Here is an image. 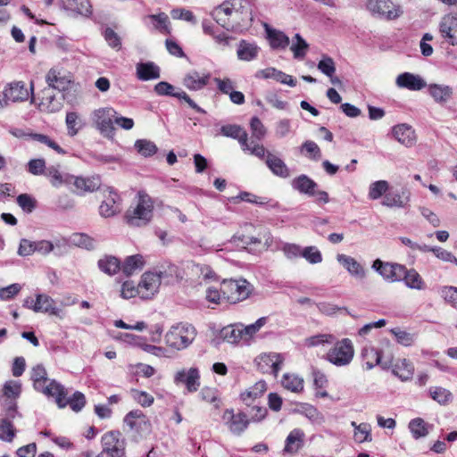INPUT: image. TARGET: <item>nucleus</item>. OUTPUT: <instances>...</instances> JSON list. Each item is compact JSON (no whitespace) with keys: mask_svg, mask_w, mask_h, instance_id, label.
Instances as JSON below:
<instances>
[{"mask_svg":"<svg viewBox=\"0 0 457 457\" xmlns=\"http://www.w3.org/2000/svg\"><path fill=\"white\" fill-rule=\"evenodd\" d=\"M361 355L367 370H371L377 365L387 369L392 363L391 345L388 340L382 341L380 346L366 345Z\"/></svg>","mask_w":457,"mask_h":457,"instance_id":"nucleus-1","label":"nucleus"},{"mask_svg":"<svg viewBox=\"0 0 457 457\" xmlns=\"http://www.w3.org/2000/svg\"><path fill=\"white\" fill-rule=\"evenodd\" d=\"M196 330L195 327L187 323H179L172 326L165 334L166 345L176 351L187 348L195 340Z\"/></svg>","mask_w":457,"mask_h":457,"instance_id":"nucleus-2","label":"nucleus"},{"mask_svg":"<svg viewBox=\"0 0 457 457\" xmlns=\"http://www.w3.org/2000/svg\"><path fill=\"white\" fill-rule=\"evenodd\" d=\"M154 202L144 193H138L135 206H130L126 212V220L129 226L141 227L146 225L153 217Z\"/></svg>","mask_w":457,"mask_h":457,"instance_id":"nucleus-3","label":"nucleus"},{"mask_svg":"<svg viewBox=\"0 0 457 457\" xmlns=\"http://www.w3.org/2000/svg\"><path fill=\"white\" fill-rule=\"evenodd\" d=\"M354 346L350 338L336 340L326 353L324 359L337 367L348 366L354 357Z\"/></svg>","mask_w":457,"mask_h":457,"instance_id":"nucleus-4","label":"nucleus"},{"mask_svg":"<svg viewBox=\"0 0 457 457\" xmlns=\"http://www.w3.org/2000/svg\"><path fill=\"white\" fill-rule=\"evenodd\" d=\"M253 290V285L245 278L224 279L220 286L222 297L230 303H237L247 299Z\"/></svg>","mask_w":457,"mask_h":457,"instance_id":"nucleus-5","label":"nucleus"},{"mask_svg":"<svg viewBox=\"0 0 457 457\" xmlns=\"http://www.w3.org/2000/svg\"><path fill=\"white\" fill-rule=\"evenodd\" d=\"M102 451L94 455L91 452H87L85 457H123L125 444L119 432L110 431L102 436Z\"/></svg>","mask_w":457,"mask_h":457,"instance_id":"nucleus-6","label":"nucleus"},{"mask_svg":"<svg viewBox=\"0 0 457 457\" xmlns=\"http://www.w3.org/2000/svg\"><path fill=\"white\" fill-rule=\"evenodd\" d=\"M117 112L112 107H104L95 110L92 113V120L100 133L108 138L114 136L113 121Z\"/></svg>","mask_w":457,"mask_h":457,"instance_id":"nucleus-7","label":"nucleus"},{"mask_svg":"<svg viewBox=\"0 0 457 457\" xmlns=\"http://www.w3.org/2000/svg\"><path fill=\"white\" fill-rule=\"evenodd\" d=\"M367 8L373 14L386 20H395L403 13L401 6L391 0H368Z\"/></svg>","mask_w":457,"mask_h":457,"instance_id":"nucleus-8","label":"nucleus"},{"mask_svg":"<svg viewBox=\"0 0 457 457\" xmlns=\"http://www.w3.org/2000/svg\"><path fill=\"white\" fill-rule=\"evenodd\" d=\"M372 270L378 272L384 280L389 283L402 281L401 272L404 270V265L396 262H383L376 259L371 265Z\"/></svg>","mask_w":457,"mask_h":457,"instance_id":"nucleus-9","label":"nucleus"},{"mask_svg":"<svg viewBox=\"0 0 457 457\" xmlns=\"http://www.w3.org/2000/svg\"><path fill=\"white\" fill-rule=\"evenodd\" d=\"M124 423L130 432L139 436H146L151 431L148 418L139 410L129 411L124 418Z\"/></svg>","mask_w":457,"mask_h":457,"instance_id":"nucleus-10","label":"nucleus"},{"mask_svg":"<svg viewBox=\"0 0 457 457\" xmlns=\"http://www.w3.org/2000/svg\"><path fill=\"white\" fill-rule=\"evenodd\" d=\"M283 361L282 355L277 353H263L255 358L256 366L262 372L273 374L275 377L278 376Z\"/></svg>","mask_w":457,"mask_h":457,"instance_id":"nucleus-11","label":"nucleus"},{"mask_svg":"<svg viewBox=\"0 0 457 457\" xmlns=\"http://www.w3.org/2000/svg\"><path fill=\"white\" fill-rule=\"evenodd\" d=\"M426 87L434 103L440 106L447 105L453 99L454 89L450 85L435 82L427 84Z\"/></svg>","mask_w":457,"mask_h":457,"instance_id":"nucleus-12","label":"nucleus"},{"mask_svg":"<svg viewBox=\"0 0 457 457\" xmlns=\"http://www.w3.org/2000/svg\"><path fill=\"white\" fill-rule=\"evenodd\" d=\"M221 420L228 430L235 435H241L247 428L249 420L243 412L235 413L233 409L223 411Z\"/></svg>","mask_w":457,"mask_h":457,"instance_id":"nucleus-13","label":"nucleus"},{"mask_svg":"<svg viewBox=\"0 0 457 457\" xmlns=\"http://www.w3.org/2000/svg\"><path fill=\"white\" fill-rule=\"evenodd\" d=\"M38 108L41 112L53 113L62 107V96H57L53 87H45L39 94Z\"/></svg>","mask_w":457,"mask_h":457,"instance_id":"nucleus-14","label":"nucleus"},{"mask_svg":"<svg viewBox=\"0 0 457 457\" xmlns=\"http://www.w3.org/2000/svg\"><path fill=\"white\" fill-rule=\"evenodd\" d=\"M161 282L160 273L145 272L137 284L139 297L141 299H151L158 292Z\"/></svg>","mask_w":457,"mask_h":457,"instance_id":"nucleus-15","label":"nucleus"},{"mask_svg":"<svg viewBox=\"0 0 457 457\" xmlns=\"http://www.w3.org/2000/svg\"><path fill=\"white\" fill-rule=\"evenodd\" d=\"M442 38L452 46H457V12L444 15L438 24Z\"/></svg>","mask_w":457,"mask_h":457,"instance_id":"nucleus-16","label":"nucleus"},{"mask_svg":"<svg viewBox=\"0 0 457 457\" xmlns=\"http://www.w3.org/2000/svg\"><path fill=\"white\" fill-rule=\"evenodd\" d=\"M33 91V84H30V88H27L26 85L22 81H14L8 84L4 91L3 95L6 97L7 103L12 102H22L29 99L30 94Z\"/></svg>","mask_w":457,"mask_h":457,"instance_id":"nucleus-17","label":"nucleus"},{"mask_svg":"<svg viewBox=\"0 0 457 457\" xmlns=\"http://www.w3.org/2000/svg\"><path fill=\"white\" fill-rule=\"evenodd\" d=\"M395 85L399 88H405L411 91H420L427 87V82L419 74L403 72L396 77Z\"/></svg>","mask_w":457,"mask_h":457,"instance_id":"nucleus-18","label":"nucleus"},{"mask_svg":"<svg viewBox=\"0 0 457 457\" xmlns=\"http://www.w3.org/2000/svg\"><path fill=\"white\" fill-rule=\"evenodd\" d=\"M37 391L47 396L54 397L55 403L59 408H64L68 403L66 398L67 393L64 387L55 380H50L48 384L46 383L42 388H38Z\"/></svg>","mask_w":457,"mask_h":457,"instance_id":"nucleus-19","label":"nucleus"},{"mask_svg":"<svg viewBox=\"0 0 457 457\" xmlns=\"http://www.w3.org/2000/svg\"><path fill=\"white\" fill-rule=\"evenodd\" d=\"M175 382L185 384L189 392H195L200 386L199 370L196 368L179 370L175 375Z\"/></svg>","mask_w":457,"mask_h":457,"instance_id":"nucleus-20","label":"nucleus"},{"mask_svg":"<svg viewBox=\"0 0 457 457\" xmlns=\"http://www.w3.org/2000/svg\"><path fill=\"white\" fill-rule=\"evenodd\" d=\"M392 134L395 139L407 147L414 145L417 140L414 129L411 126L406 123L394 126L392 129Z\"/></svg>","mask_w":457,"mask_h":457,"instance_id":"nucleus-21","label":"nucleus"},{"mask_svg":"<svg viewBox=\"0 0 457 457\" xmlns=\"http://www.w3.org/2000/svg\"><path fill=\"white\" fill-rule=\"evenodd\" d=\"M210 74L190 71L183 79V85L189 90L198 91L203 89L209 82Z\"/></svg>","mask_w":457,"mask_h":457,"instance_id":"nucleus-22","label":"nucleus"},{"mask_svg":"<svg viewBox=\"0 0 457 457\" xmlns=\"http://www.w3.org/2000/svg\"><path fill=\"white\" fill-rule=\"evenodd\" d=\"M337 260L353 277L361 279L366 277L365 269L354 258L344 253H339L337 255Z\"/></svg>","mask_w":457,"mask_h":457,"instance_id":"nucleus-23","label":"nucleus"},{"mask_svg":"<svg viewBox=\"0 0 457 457\" xmlns=\"http://www.w3.org/2000/svg\"><path fill=\"white\" fill-rule=\"evenodd\" d=\"M47 87H53L59 92L66 90L71 83V79L61 71L51 69L46 74Z\"/></svg>","mask_w":457,"mask_h":457,"instance_id":"nucleus-24","label":"nucleus"},{"mask_svg":"<svg viewBox=\"0 0 457 457\" xmlns=\"http://www.w3.org/2000/svg\"><path fill=\"white\" fill-rule=\"evenodd\" d=\"M33 307L35 312H48L51 315L61 317L62 310L57 308L54 300L46 295H37Z\"/></svg>","mask_w":457,"mask_h":457,"instance_id":"nucleus-25","label":"nucleus"},{"mask_svg":"<svg viewBox=\"0 0 457 457\" xmlns=\"http://www.w3.org/2000/svg\"><path fill=\"white\" fill-rule=\"evenodd\" d=\"M46 176L54 187H68L72 184L73 176L61 170L58 167L51 166L46 170Z\"/></svg>","mask_w":457,"mask_h":457,"instance_id":"nucleus-26","label":"nucleus"},{"mask_svg":"<svg viewBox=\"0 0 457 457\" xmlns=\"http://www.w3.org/2000/svg\"><path fill=\"white\" fill-rule=\"evenodd\" d=\"M392 367L394 375L398 377L402 381L405 382L412 378L414 365L410 360L406 358L397 359Z\"/></svg>","mask_w":457,"mask_h":457,"instance_id":"nucleus-27","label":"nucleus"},{"mask_svg":"<svg viewBox=\"0 0 457 457\" xmlns=\"http://www.w3.org/2000/svg\"><path fill=\"white\" fill-rule=\"evenodd\" d=\"M76 187L77 193L94 192L100 188L101 180L97 176L90 178L74 177L72 184Z\"/></svg>","mask_w":457,"mask_h":457,"instance_id":"nucleus-28","label":"nucleus"},{"mask_svg":"<svg viewBox=\"0 0 457 457\" xmlns=\"http://www.w3.org/2000/svg\"><path fill=\"white\" fill-rule=\"evenodd\" d=\"M265 163L274 175L284 179L290 176L289 169L284 161L270 152L267 153Z\"/></svg>","mask_w":457,"mask_h":457,"instance_id":"nucleus-29","label":"nucleus"},{"mask_svg":"<svg viewBox=\"0 0 457 457\" xmlns=\"http://www.w3.org/2000/svg\"><path fill=\"white\" fill-rule=\"evenodd\" d=\"M401 274L402 280L408 288L419 291L426 288L424 279L415 269H407L404 266V270L402 271Z\"/></svg>","mask_w":457,"mask_h":457,"instance_id":"nucleus-30","label":"nucleus"},{"mask_svg":"<svg viewBox=\"0 0 457 457\" xmlns=\"http://www.w3.org/2000/svg\"><path fill=\"white\" fill-rule=\"evenodd\" d=\"M304 433L300 428L293 429L286 439L284 452L296 453L303 445Z\"/></svg>","mask_w":457,"mask_h":457,"instance_id":"nucleus-31","label":"nucleus"},{"mask_svg":"<svg viewBox=\"0 0 457 457\" xmlns=\"http://www.w3.org/2000/svg\"><path fill=\"white\" fill-rule=\"evenodd\" d=\"M291 185L294 189L302 194L309 196H313L315 195L317 183L306 175H300L295 178L292 180Z\"/></svg>","mask_w":457,"mask_h":457,"instance_id":"nucleus-32","label":"nucleus"},{"mask_svg":"<svg viewBox=\"0 0 457 457\" xmlns=\"http://www.w3.org/2000/svg\"><path fill=\"white\" fill-rule=\"evenodd\" d=\"M137 76L140 80H151L160 78V69L154 62H139L137 64Z\"/></svg>","mask_w":457,"mask_h":457,"instance_id":"nucleus-33","label":"nucleus"},{"mask_svg":"<svg viewBox=\"0 0 457 457\" xmlns=\"http://www.w3.org/2000/svg\"><path fill=\"white\" fill-rule=\"evenodd\" d=\"M282 386L293 393H301L304 387L303 378L295 373H285L281 378Z\"/></svg>","mask_w":457,"mask_h":457,"instance_id":"nucleus-34","label":"nucleus"},{"mask_svg":"<svg viewBox=\"0 0 457 457\" xmlns=\"http://www.w3.org/2000/svg\"><path fill=\"white\" fill-rule=\"evenodd\" d=\"M63 8L79 14L88 16L92 13V6L89 0H61Z\"/></svg>","mask_w":457,"mask_h":457,"instance_id":"nucleus-35","label":"nucleus"},{"mask_svg":"<svg viewBox=\"0 0 457 457\" xmlns=\"http://www.w3.org/2000/svg\"><path fill=\"white\" fill-rule=\"evenodd\" d=\"M106 191L109 193V195L102 202L99 212L101 216L109 218L115 215L119 212V208L116 204L117 195L110 187H107Z\"/></svg>","mask_w":457,"mask_h":457,"instance_id":"nucleus-36","label":"nucleus"},{"mask_svg":"<svg viewBox=\"0 0 457 457\" xmlns=\"http://www.w3.org/2000/svg\"><path fill=\"white\" fill-rule=\"evenodd\" d=\"M144 266V257L141 254H135L125 259L121 270L125 275L131 276L135 272L141 270Z\"/></svg>","mask_w":457,"mask_h":457,"instance_id":"nucleus-37","label":"nucleus"},{"mask_svg":"<svg viewBox=\"0 0 457 457\" xmlns=\"http://www.w3.org/2000/svg\"><path fill=\"white\" fill-rule=\"evenodd\" d=\"M353 428V438L356 443L362 444L364 442H371V425L367 422L357 424L355 421L351 422Z\"/></svg>","mask_w":457,"mask_h":457,"instance_id":"nucleus-38","label":"nucleus"},{"mask_svg":"<svg viewBox=\"0 0 457 457\" xmlns=\"http://www.w3.org/2000/svg\"><path fill=\"white\" fill-rule=\"evenodd\" d=\"M190 269L194 276L204 282H211L218 279L217 274L206 264L192 263Z\"/></svg>","mask_w":457,"mask_h":457,"instance_id":"nucleus-39","label":"nucleus"},{"mask_svg":"<svg viewBox=\"0 0 457 457\" xmlns=\"http://www.w3.org/2000/svg\"><path fill=\"white\" fill-rule=\"evenodd\" d=\"M267 35L273 49H285L290 43L289 37L280 30L268 29Z\"/></svg>","mask_w":457,"mask_h":457,"instance_id":"nucleus-40","label":"nucleus"},{"mask_svg":"<svg viewBox=\"0 0 457 457\" xmlns=\"http://www.w3.org/2000/svg\"><path fill=\"white\" fill-rule=\"evenodd\" d=\"M240 328L241 323L224 327L220 332V337L229 344H237L241 339H244Z\"/></svg>","mask_w":457,"mask_h":457,"instance_id":"nucleus-41","label":"nucleus"},{"mask_svg":"<svg viewBox=\"0 0 457 457\" xmlns=\"http://www.w3.org/2000/svg\"><path fill=\"white\" fill-rule=\"evenodd\" d=\"M432 426L428 425L423 419L415 418L409 422L408 428L415 439L425 437L429 433V428Z\"/></svg>","mask_w":457,"mask_h":457,"instance_id":"nucleus-42","label":"nucleus"},{"mask_svg":"<svg viewBox=\"0 0 457 457\" xmlns=\"http://www.w3.org/2000/svg\"><path fill=\"white\" fill-rule=\"evenodd\" d=\"M97 264L100 270L109 276L116 274L121 269L120 261L111 255L104 256L98 261Z\"/></svg>","mask_w":457,"mask_h":457,"instance_id":"nucleus-43","label":"nucleus"},{"mask_svg":"<svg viewBox=\"0 0 457 457\" xmlns=\"http://www.w3.org/2000/svg\"><path fill=\"white\" fill-rule=\"evenodd\" d=\"M408 202L409 195H406L405 192H403L402 194L389 192L385 195L382 204L389 208L403 207Z\"/></svg>","mask_w":457,"mask_h":457,"instance_id":"nucleus-44","label":"nucleus"},{"mask_svg":"<svg viewBox=\"0 0 457 457\" xmlns=\"http://www.w3.org/2000/svg\"><path fill=\"white\" fill-rule=\"evenodd\" d=\"M429 396L440 405H447L453 401V394L442 386H430Z\"/></svg>","mask_w":457,"mask_h":457,"instance_id":"nucleus-45","label":"nucleus"},{"mask_svg":"<svg viewBox=\"0 0 457 457\" xmlns=\"http://www.w3.org/2000/svg\"><path fill=\"white\" fill-rule=\"evenodd\" d=\"M69 243L72 245L92 250L95 248L96 241L94 238L84 233H74L69 238Z\"/></svg>","mask_w":457,"mask_h":457,"instance_id":"nucleus-46","label":"nucleus"},{"mask_svg":"<svg viewBox=\"0 0 457 457\" xmlns=\"http://www.w3.org/2000/svg\"><path fill=\"white\" fill-rule=\"evenodd\" d=\"M237 54L238 59L249 62L257 56L258 47L243 40L239 43Z\"/></svg>","mask_w":457,"mask_h":457,"instance_id":"nucleus-47","label":"nucleus"},{"mask_svg":"<svg viewBox=\"0 0 457 457\" xmlns=\"http://www.w3.org/2000/svg\"><path fill=\"white\" fill-rule=\"evenodd\" d=\"M267 390V386L265 381L261 380L255 383L252 387L248 390L241 394V399L246 404H250V402L253 399H255L261 396Z\"/></svg>","mask_w":457,"mask_h":457,"instance_id":"nucleus-48","label":"nucleus"},{"mask_svg":"<svg viewBox=\"0 0 457 457\" xmlns=\"http://www.w3.org/2000/svg\"><path fill=\"white\" fill-rule=\"evenodd\" d=\"M308 48V43L300 34L296 33L290 46V50L292 51L294 57L295 59H303L307 54Z\"/></svg>","mask_w":457,"mask_h":457,"instance_id":"nucleus-49","label":"nucleus"},{"mask_svg":"<svg viewBox=\"0 0 457 457\" xmlns=\"http://www.w3.org/2000/svg\"><path fill=\"white\" fill-rule=\"evenodd\" d=\"M335 342V336L332 334H318L309 337L305 339V345L307 347L324 346L326 345H332Z\"/></svg>","mask_w":457,"mask_h":457,"instance_id":"nucleus-50","label":"nucleus"},{"mask_svg":"<svg viewBox=\"0 0 457 457\" xmlns=\"http://www.w3.org/2000/svg\"><path fill=\"white\" fill-rule=\"evenodd\" d=\"M389 188V184L386 180H378L372 182L369 187L368 196L370 200H378L382 195L385 196Z\"/></svg>","mask_w":457,"mask_h":457,"instance_id":"nucleus-51","label":"nucleus"},{"mask_svg":"<svg viewBox=\"0 0 457 457\" xmlns=\"http://www.w3.org/2000/svg\"><path fill=\"white\" fill-rule=\"evenodd\" d=\"M237 5H241V0H227L223 2L214 10L213 12L215 18L217 19V21H220V16L221 14H224L226 16L232 15Z\"/></svg>","mask_w":457,"mask_h":457,"instance_id":"nucleus-52","label":"nucleus"},{"mask_svg":"<svg viewBox=\"0 0 457 457\" xmlns=\"http://www.w3.org/2000/svg\"><path fill=\"white\" fill-rule=\"evenodd\" d=\"M31 379L34 382V388L37 390L48 381L47 373L43 365H37L31 370Z\"/></svg>","mask_w":457,"mask_h":457,"instance_id":"nucleus-53","label":"nucleus"},{"mask_svg":"<svg viewBox=\"0 0 457 457\" xmlns=\"http://www.w3.org/2000/svg\"><path fill=\"white\" fill-rule=\"evenodd\" d=\"M266 323L267 318L262 317L253 324L247 326L241 324L243 338L245 340L252 338Z\"/></svg>","mask_w":457,"mask_h":457,"instance_id":"nucleus-54","label":"nucleus"},{"mask_svg":"<svg viewBox=\"0 0 457 457\" xmlns=\"http://www.w3.org/2000/svg\"><path fill=\"white\" fill-rule=\"evenodd\" d=\"M16 430L12 423L7 419L0 421V440L4 442H12L15 437Z\"/></svg>","mask_w":457,"mask_h":457,"instance_id":"nucleus-55","label":"nucleus"},{"mask_svg":"<svg viewBox=\"0 0 457 457\" xmlns=\"http://www.w3.org/2000/svg\"><path fill=\"white\" fill-rule=\"evenodd\" d=\"M301 152L314 161H319L321 157V151L319 145L311 140L305 141L301 146Z\"/></svg>","mask_w":457,"mask_h":457,"instance_id":"nucleus-56","label":"nucleus"},{"mask_svg":"<svg viewBox=\"0 0 457 457\" xmlns=\"http://www.w3.org/2000/svg\"><path fill=\"white\" fill-rule=\"evenodd\" d=\"M21 392V383L14 380L6 381L3 387V394L7 398L16 399Z\"/></svg>","mask_w":457,"mask_h":457,"instance_id":"nucleus-57","label":"nucleus"},{"mask_svg":"<svg viewBox=\"0 0 457 457\" xmlns=\"http://www.w3.org/2000/svg\"><path fill=\"white\" fill-rule=\"evenodd\" d=\"M120 295L123 299H130L139 296L138 286H136L132 280H126L121 285Z\"/></svg>","mask_w":457,"mask_h":457,"instance_id":"nucleus-58","label":"nucleus"},{"mask_svg":"<svg viewBox=\"0 0 457 457\" xmlns=\"http://www.w3.org/2000/svg\"><path fill=\"white\" fill-rule=\"evenodd\" d=\"M135 147L144 156H150L156 153L157 147L152 141L139 139L135 143Z\"/></svg>","mask_w":457,"mask_h":457,"instance_id":"nucleus-59","label":"nucleus"},{"mask_svg":"<svg viewBox=\"0 0 457 457\" xmlns=\"http://www.w3.org/2000/svg\"><path fill=\"white\" fill-rule=\"evenodd\" d=\"M317 68L327 77H331L336 72V63L334 60L327 55L323 56L322 59L318 62Z\"/></svg>","mask_w":457,"mask_h":457,"instance_id":"nucleus-60","label":"nucleus"},{"mask_svg":"<svg viewBox=\"0 0 457 457\" xmlns=\"http://www.w3.org/2000/svg\"><path fill=\"white\" fill-rule=\"evenodd\" d=\"M428 252H431L436 258L445 262H453L457 265V258L449 251L439 246H428Z\"/></svg>","mask_w":457,"mask_h":457,"instance_id":"nucleus-61","label":"nucleus"},{"mask_svg":"<svg viewBox=\"0 0 457 457\" xmlns=\"http://www.w3.org/2000/svg\"><path fill=\"white\" fill-rule=\"evenodd\" d=\"M200 396L204 401L212 403L215 408H220V400L215 388L204 387L200 392Z\"/></svg>","mask_w":457,"mask_h":457,"instance_id":"nucleus-62","label":"nucleus"},{"mask_svg":"<svg viewBox=\"0 0 457 457\" xmlns=\"http://www.w3.org/2000/svg\"><path fill=\"white\" fill-rule=\"evenodd\" d=\"M132 398L142 407H149L154 403V398L152 395L137 389L131 390Z\"/></svg>","mask_w":457,"mask_h":457,"instance_id":"nucleus-63","label":"nucleus"},{"mask_svg":"<svg viewBox=\"0 0 457 457\" xmlns=\"http://www.w3.org/2000/svg\"><path fill=\"white\" fill-rule=\"evenodd\" d=\"M302 256L312 264H317L322 262L321 253L315 246L303 248Z\"/></svg>","mask_w":457,"mask_h":457,"instance_id":"nucleus-64","label":"nucleus"}]
</instances>
